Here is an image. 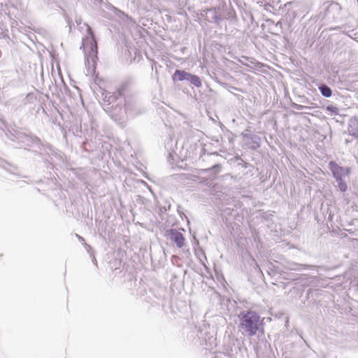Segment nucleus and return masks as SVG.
Returning <instances> with one entry per match:
<instances>
[{"mask_svg":"<svg viewBox=\"0 0 358 358\" xmlns=\"http://www.w3.org/2000/svg\"><path fill=\"white\" fill-rule=\"evenodd\" d=\"M239 62L242 64L248 66V68H250L251 69L256 68L257 66L256 64H254L253 62H250V58L247 57H243L242 59L239 60Z\"/></svg>","mask_w":358,"mask_h":358,"instance_id":"10","label":"nucleus"},{"mask_svg":"<svg viewBox=\"0 0 358 358\" xmlns=\"http://www.w3.org/2000/svg\"><path fill=\"white\" fill-rule=\"evenodd\" d=\"M221 9L219 7H214L207 9L206 11V17L208 22L220 24L222 21L221 16Z\"/></svg>","mask_w":358,"mask_h":358,"instance_id":"7","label":"nucleus"},{"mask_svg":"<svg viewBox=\"0 0 358 358\" xmlns=\"http://www.w3.org/2000/svg\"><path fill=\"white\" fill-rule=\"evenodd\" d=\"M119 12L121 13V15L122 16H125V17L127 19V22L128 24H130V23L134 24L135 23V22L133 20V19L131 17H129L128 15H125V14L121 11H119Z\"/></svg>","mask_w":358,"mask_h":358,"instance_id":"12","label":"nucleus"},{"mask_svg":"<svg viewBox=\"0 0 358 358\" xmlns=\"http://www.w3.org/2000/svg\"><path fill=\"white\" fill-rule=\"evenodd\" d=\"M327 109L328 110L331 111L332 113H334L335 114H338V109L336 107H335V106H329L327 107Z\"/></svg>","mask_w":358,"mask_h":358,"instance_id":"13","label":"nucleus"},{"mask_svg":"<svg viewBox=\"0 0 358 358\" xmlns=\"http://www.w3.org/2000/svg\"><path fill=\"white\" fill-rule=\"evenodd\" d=\"M240 327L248 333L249 336L255 335L257 331L264 334V326L260 317L254 311H248L241 318Z\"/></svg>","mask_w":358,"mask_h":358,"instance_id":"2","label":"nucleus"},{"mask_svg":"<svg viewBox=\"0 0 358 358\" xmlns=\"http://www.w3.org/2000/svg\"><path fill=\"white\" fill-rule=\"evenodd\" d=\"M136 80L131 76L124 78L122 83L120 90H128L129 88L135 87Z\"/></svg>","mask_w":358,"mask_h":358,"instance_id":"9","label":"nucleus"},{"mask_svg":"<svg viewBox=\"0 0 358 358\" xmlns=\"http://www.w3.org/2000/svg\"><path fill=\"white\" fill-rule=\"evenodd\" d=\"M69 22V27H70V28H71V24L70 22Z\"/></svg>","mask_w":358,"mask_h":358,"instance_id":"18","label":"nucleus"},{"mask_svg":"<svg viewBox=\"0 0 358 358\" xmlns=\"http://www.w3.org/2000/svg\"><path fill=\"white\" fill-rule=\"evenodd\" d=\"M76 22L77 24V26H80L82 24V19L80 17L76 18Z\"/></svg>","mask_w":358,"mask_h":358,"instance_id":"16","label":"nucleus"},{"mask_svg":"<svg viewBox=\"0 0 358 358\" xmlns=\"http://www.w3.org/2000/svg\"><path fill=\"white\" fill-rule=\"evenodd\" d=\"M323 96L329 97L331 96L332 91H321Z\"/></svg>","mask_w":358,"mask_h":358,"instance_id":"14","label":"nucleus"},{"mask_svg":"<svg viewBox=\"0 0 358 358\" xmlns=\"http://www.w3.org/2000/svg\"><path fill=\"white\" fill-rule=\"evenodd\" d=\"M83 26L86 27L87 32V36L83 38L82 45L86 55V75L92 77L95 76L94 83L98 85L99 90H104L108 87V82L95 75L96 65L98 60L97 43L90 27L86 23H83Z\"/></svg>","mask_w":358,"mask_h":358,"instance_id":"1","label":"nucleus"},{"mask_svg":"<svg viewBox=\"0 0 358 358\" xmlns=\"http://www.w3.org/2000/svg\"><path fill=\"white\" fill-rule=\"evenodd\" d=\"M329 166L336 180L341 179L343 176H349L351 172L350 168L342 167L334 161H331L329 164Z\"/></svg>","mask_w":358,"mask_h":358,"instance_id":"6","label":"nucleus"},{"mask_svg":"<svg viewBox=\"0 0 358 358\" xmlns=\"http://www.w3.org/2000/svg\"><path fill=\"white\" fill-rule=\"evenodd\" d=\"M318 90H331V89L326 85H322L319 87Z\"/></svg>","mask_w":358,"mask_h":358,"instance_id":"15","label":"nucleus"},{"mask_svg":"<svg viewBox=\"0 0 358 358\" xmlns=\"http://www.w3.org/2000/svg\"><path fill=\"white\" fill-rule=\"evenodd\" d=\"M294 107L296 108V109H301L303 108V106H301V105H298V104H294Z\"/></svg>","mask_w":358,"mask_h":358,"instance_id":"17","label":"nucleus"},{"mask_svg":"<svg viewBox=\"0 0 358 358\" xmlns=\"http://www.w3.org/2000/svg\"><path fill=\"white\" fill-rule=\"evenodd\" d=\"M286 6H288V12L286 14V17L287 18H289V20H293L301 14H303V16L305 15V10L302 4L299 3L289 2Z\"/></svg>","mask_w":358,"mask_h":358,"instance_id":"5","label":"nucleus"},{"mask_svg":"<svg viewBox=\"0 0 358 358\" xmlns=\"http://www.w3.org/2000/svg\"><path fill=\"white\" fill-rule=\"evenodd\" d=\"M171 240L173 241L178 248H182L185 245V238L183 235L177 231L171 230L170 233Z\"/></svg>","mask_w":358,"mask_h":358,"instance_id":"8","label":"nucleus"},{"mask_svg":"<svg viewBox=\"0 0 358 358\" xmlns=\"http://www.w3.org/2000/svg\"><path fill=\"white\" fill-rule=\"evenodd\" d=\"M172 79L174 82H185L187 84H191L195 87H200L201 86V81L199 76L182 70H176L172 76Z\"/></svg>","mask_w":358,"mask_h":358,"instance_id":"3","label":"nucleus"},{"mask_svg":"<svg viewBox=\"0 0 358 358\" xmlns=\"http://www.w3.org/2000/svg\"><path fill=\"white\" fill-rule=\"evenodd\" d=\"M324 16L329 20H334L337 19L341 11V6L336 2H327L324 4Z\"/></svg>","mask_w":358,"mask_h":358,"instance_id":"4","label":"nucleus"},{"mask_svg":"<svg viewBox=\"0 0 358 358\" xmlns=\"http://www.w3.org/2000/svg\"><path fill=\"white\" fill-rule=\"evenodd\" d=\"M336 180L338 182V189L342 192H346L347 189H348V185H347V183L345 181H343L342 178L338 179V180Z\"/></svg>","mask_w":358,"mask_h":358,"instance_id":"11","label":"nucleus"}]
</instances>
